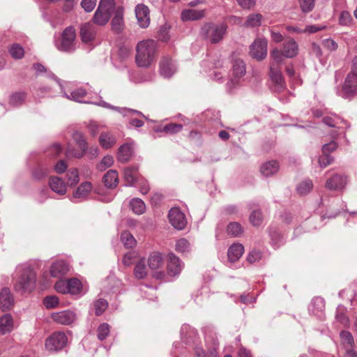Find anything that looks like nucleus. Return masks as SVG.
<instances>
[{
	"label": "nucleus",
	"instance_id": "nucleus-1",
	"mask_svg": "<svg viewBox=\"0 0 357 357\" xmlns=\"http://www.w3.org/2000/svg\"><path fill=\"white\" fill-rule=\"evenodd\" d=\"M17 279L14 284L15 291L21 293L31 292L36 283V274L30 266L20 265L16 268Z\"/></svg>",
	"mask_w": 357,
	"mask_h": 357
},
{
	"label": "nucleus",
	"instance_id": "nucleus-2",
	"mask_svg": "<svg viewBox=\"0 0 357 357\" xmlns=\"http://www.w3.org/2000/svg\"><path fill=\"white\" fill-rule=\"evenodd\" d=\"M157 43L151 39L144 40L137 43L135 56L136 63L139 67H148L155 60Z\"/></svg>",
	"mask_w": 357,
	"mask_h": 357
},
{
	"label": "nucleus",
	"instance_id": "nucleus-3",
	"mask_svg": "<svg viewBox=\"0 0 357 357\" xmlns=\"http://www.w3.org/2000/svg\"><path fill=\"white\" fill-rule=\"evenodd\" d=\"M227 25L225 23H206L201 29L200 34L213 44L220 43L227 33Z\"/></svg>",
	"mask_w": 357,
	"mask_h": 357
},
{
	"label": "nucleus",
	"instance_id": "nucleus-4",
	"mask_svg": "<svg viewBox=\"0 0 357 357\" xmlns=\"http://www.w3.org/2000/svg\"><path fill=\"white\" fill-rule=\"evenodd\" d=\"M76 31L73 26L66 28L61 33V38L56 42L58 50L63 52H71L76 47Z\"/></svg>",
	"mask_w": 357,
	"mask_h": 357
},
{
	"label": "nucleus",
	"instance_id": "nucleus-5",
	"mask_svg": "<svg viewBox=\"0 0 357 357\" xmlns=\"http://www.w3.org/2000/svg\"><path fill=\"white\" fill-rule=\"evenodd\" d=\"M113 10L114 6L112 0H101L93 17V24L105 25L108 22Z\"/></svg>",
	"mask_w": 357,
	"mask_h": 357
},
{
	"label": "nucleus",
	"instance_id": "nucleus-6",
	"mask_svg": "<svg viewBox=\"0 0 357 357\" xmlns=\"http://www.w3.org/2000/svg\"><path fill=\"white\" fill-rule=\"evenodd\" d=\"M357 95V74L350 72L343 83L340 96L345 99H350Z\"/></svg>",
	"mask_w": 357,
	"mask_h": 357
},
{
	"label": "nucleus",
	"instance_id": "nucleus-7",
	"mask_svg": "<svg viewBox=\"0 0 357 357\" xmlns=\"http://www.w3.org/2000/svg\"><path fill=\"white\" fill-rule=\"evenodd\" d=\"M68 343V337L63 332L53 333L45 341V347L49 351H57L64 348Z\"/></svg>",
	"mask_w": 357,
	"mask_h": 357
},
{
	"label": "nucleus",
	"instance_id": "nucleus-8",
	"mask_svg": "<svg viewBox=\"0 0 357 357\" xmlns=\"http://www.w3.org/2000/svg\"><path fill=\"white\" fill-rule=\"evenodd\" d=\"M73 139L79 147V150L75 151L70 149V147H68L66 151V155L67 157H75L79 158L83 156L84 153L88 149L87 142L82 133L78 131H75L73 134Z\"/></svg>",
	"mask_w": 357,
	"mask_h": 357
},
{
	"label": "nucleus",
	"instance_id": "nucleus-9",
	"mask_svg": "<svg viewBox=\"0 0 357 357\" xmlns=\"http://www.w3.org/2000/svg\"><path fill=\"white\" fill-rule=\"evenodd\" d=\"M268 41L265 38L256 39L250 47V56L257 59L262 60L267 55Z\"/></svg>",
	"mask_w": 357,
	"mask_h": 357
},
{
	"label": "nucleus",
	"instance_id": "nucleus-10",
	"mask_svg": "<svg viewBox=\"0 0 357 357\" xmlns=\"http://www.w3.org/2000/svg\"><path fill=\"white\" fill-rule=\"evenodd\" d=\"M50 317L54 322L66 326L72 324L77 319L75 312L70 310L52 312Z\"/></svg>",
	"mask_w": 357,
	"mask_h": 357
},
{
	"label": "nucleus",
	"instance_id": "nucleus-11",
	"mask_svg": "<svg viewBox=\"0 0 357 357\" xmlns=\"http://www.w3.org/2000/svg\"><path fill=\"white\" fill-rule=\"evenodd\" d=\"M347 184V176L340 174H333L326 180L325 187L332 191H340L345 188Z\"/></svg>",
	"mask_w": 357,
	"mask_h": 357
},
{
	"label": "nucleus",
	"instance_id": "nucleus-12",
	"mask_svg": "<svg viewBox=\"0 0 357 357\" xmlns=\"http://www.w3.org/2000/svg\"><path fill=\"white\" fill-rule=\"evenodd\" d=\"M168 218L171 225L176 229L181 230L186 226L185 215L178 208H171L169 211Z\"/></svg>",
	"mask_w": 357,
	"mask_h": 357
},
{
	"label": "nucleus",
	"instance_id": "nucleus-13",
	"mask_svg": "<svg viewBox=\"0 0 357 357\" xmlns=\"http://www.w3.org/2000/svg\"><path fill=\"white\" fill-rule=\"evenodd\" d=\"M177 71L176 62L169 56H163L160 62V74L165 78H169Z\"/></svg>",
	"mask_w": 357,
	"mask_h": 357
},
{
	"label": "nucleus",
	"instance_id": "nucleus-14",
	"mask_svg": "<svg viewBox=\"0 0 357 357\" xmlns=\"http://www.w3.org/2000/svg\"><path fill=\"white\" fill-rule=\"evenodd\" d=\"M183 266L184 264L177 256H176L172 252L169 253L167 264V273L169 275H178L181 273Z\"/></svg>",
	"mask_w": 357,
	"mask_h": 357
},
{
	"label": "nucleus",
	"instance_id": "nucleus-15",
	"mask_svg": "<svg viewBox=\"0 0 357 357\" xmlns=\"http://www.w3.org/2000/svg\"><path fill=\"white\" fill-rule=\"evenodd\" d=\"M97 33V28L92 22H86L81 25L80 38L84 43H89L93 41Z\"/></svg>",
	"mask_w": 357,
	"mask_h": 357
},
{
	"label": "nucleus",
	"instance_id": "nucleus-16",
	"mask_svg": "<svg viewBox=\"0 0 357 357\" xmlns=\"http://www.w3.org/2000/svg\"><path fill=\"white\" fill-rule=\"evenodd\" d=\"M135 16L139 26L142 29L147 28L150 24L149 9L144 4H138L135 7Z\"/></svg>",
	"mask_w": 357,
	"mask_h": 357
},
{
	"label": "nucleus",
	"instance_id": "nucleus-17",
	"mask_svg": "<svg viewBox=\"0 0 357 357\" xmlns=\"http://www.w3.org/2000/svg\"><path fill=\"white\" fill-rule=\"evenodd\" d=\"M270 77L274 83V90L275 91H281L286 87L283 75L280 68L270 67Z\"/></svg>",
	"mask_w": 357,
	"mask_h": 357
},
{
	"label": "nucleus",
	"instance_id": "nucleus-18",
	"mask_svg": "<svg viewBox=\"0 0 357 357\" xmlns=\"http://www.w3.org/2000/svg\"><path fill=\"white\" fill-rule=\"evenodd\" d=\"M286 58H294L298 52V45L293 38H287L283 44L281 50Z\"/></svg>",
	"mask_w": 357,
	"mask_h": 357
},
{
	"label": "nucleus",
	"instance_id": "nucleus-19",
	"mask_svg": "<svg viewBox=\"0 0 357 357\" xmlns=\"http://www.w3.org/2000/svg\"><path fill=\"white\" fill-rule=\"evenodd\" d=\"M14 304L13 296L8 287H3L0 291V307L3 311L9 310Z\"/></svg>",
	"mask_w": 357,
	"mask_h": 357
},
{
	"label": "nucleus",
	"instance_id": "nucleus-20",
	"mask_svg": "<svg viewBox=\"0 0 357 357\" xmlns=\"http://www.w3.org/2000/svg\"><path fill=\"white\" fill-rule=\"evenodd\" d=\"M54 81L59 85L61 92L63 93V97H65L69 100L76 101V102H83V99L86 95V91L85 89H84L82 88H79V89H77L75 90L71 91L70 93L68 94L66 91H63L62 85L58 79L55 78Z\"/></svg>",
	"mask_w": 357,
	"mask_h": 357
},
{
	"label": "nucleus",
	"instance_id": "nucleus-21",
	"mask_svg": "<svg viewBox=\"0 0 357 357\" xmlns=\"http://www.w3.org/2000/svg\"><path fill=\"white\" fill-rule=\"evenodd\" d=\"M112 29L116 33H121L124 29L123 10L122 8H118L112 20Z\"/></svg>",
	"mask_w": 357,
	"mask_h": 357
},
{
	"label": "nucleus",
	"instance_id": "nucleus-22",
	"mask_svg": "<svg viewBox=\"0 0 357 357\" xmlns=\"http://www.w3.org/2000/svg\"><path fill=\"white\" fill-rule=\"evenodd\" d=\"M50 275L54 278H60L68 271V265L65 261L58 260L50 267Z\"/></svg>",
	"mask_w": 357,
	"mask_h": 357
},
{
	"label": "nucleus",
	"instance_id": "nucleus-23",
	"mask_svg": "<svg viewBox=\"0 0 357 357\" xmlns=\"http://www.w3.org/2000/svg\"><path fill=\"white\" fill-rule=\"evenodd\" d=\"M49 185L51 190L58 195H63L66 193V184L58 176L50 177L49 179Z\"/></svg>",
	"mask_w": 357,
	"mask_h": 357
},
{
	"label": "nucleus",
	"instance_id": "nucleus-24",
	"mask_svg": "<svg viewBox=\"0 0 357 357\" xmlns=\"http://www.w3.org/2000/svg\"><path fill=\"white\" fill-rule=\"evenodd\" d=\"M139 176L137 165L126 167L123 171V178L126 181V186H132L137 181Z\"/></svg>",
	"mask_w": 357,
	"mask_h": 357
},
{
	"label": "nucleus",
	"instance_id": "nucleus-25",
	"mask_svg": "<svg viewBox=\"0 0 357 357\" xmlns=\"http://www.w3.org/2000/svg\"><path fill=\"white\" fill-rule=\"evenodd\" d=\"M102 182L107 188H115L119 183V175L117 171L109 169L102 177Z\"/></svg>",
	"mask_w": 357,
	"mask_h": 357
},
{
	"label": "nucleus",
	"instance_id": "nucleus-26",
	"mask_svg": "<svg viewBox=\"0 0 357 357\" xmlns=\"http://www.w3.org/2000/svg\"><path fill=\"white\" fill-rule=\"evenodd\" d=\"M280 168L279 163L277 160H271L264 162L260 168L261 174L264 176H271L276 174Z\"/></svg>",
	"mask_w": 357,
	"mask_h": 357
},
{
	"label": "nucleus",
	"instance_id": "nucleus-27",
	"mask_svg": "<svg viewBox=\"0 0 357 357\" xmlns=\"http://www.w3.org/2000/svg\"><path fill=\"white\" fill-rule=\"evenodd\" d=\"M244 252V247L240 243H234L231 245L227 252L228 259L231 262H235L239 259Z\"/></svg>",
	"mask_w": 357,
	"mask_h": 357
},
{
	"label": "nucleus",
	"instance_id": "nucleus-28",
	"mask_svg": "<svg viewBox=\"0 0 357 357\" xmlns=\"http://www.w3.org/2000/svg\"><path fill=\"white\" fill-rule=\"evenodd\" d=\"M204 15L203 10L187 9L182 11L181 17L183 21L197 20Z\"/></svg>",
	"mask_w": 357,
	"mask_h": 357
},
{
	"label": "nucleus",
	"instance_id": "nucleus-29",
	"mask_svg": "<svg viewBox=\"0 0 357 357\" xmlns=\"http://www.w3.org/2000/svg\"><path fill=\"white\" fill-rule=\"evenodd\" d=\"M13 320L10 314H6L0 318V333L5 335L12 331Z\"/></svg>",
	"mask_w": 357,
	"mask_h": 357
},
{
	"label": "nucleus",
	"instance_id": "nucleus-30",
	"mask_svg": "<svg viewBox=\"0 0 357 357\" xmlns=\"http://www.w3.org/2000/svg\"><path fill=\"white\" fill-rule=\"evenodd\" d=\"M133 150L132 145L124 144L120 146L118 153V160L121 162H128L132 157Z\"/></svg>",
	"mask_w": 357,
	"mask_h": 357
},
{
	"label": "nucleus",
	"instance_id": "nucleus-31",
	"mask_svg": "<svg viewBox=\"0 0 357 357\" xmlns=\"http://www.w3.org/2000/svg\"><path fill=\"white\" fill-rule=\"evenodd\" d=\"M263 18L264 17L261 14L252 13L247 17L243 26L246 28L259 27L261 24Z\"/></svg>",
	"mask_w": 357,
	"mask_h": 357
},
{
	"label": "nucleus",
	"instance_id": "nucleus-32",
	"mask_svg": "<svg viewBox=\"0 0 357 357\" xmlns=\"http://www.w3.org/2000/svg\"><path fill=\"white\" fill-rule=\"evenodd\" d=\"M92 190V185L90 182H83L74 192L73 198L84 199L86 197Z\"/></svg>",
	"mask_w": 357,
	"mask_h": 357
},
{
	"label": "nucleus",
	"instance_id": "nucleus-33",
	"mask_svg": "<svg viewBox=\"0 0 357 357\" xmlns=\"http://www.w3.org/2000/svg\"><path fill=\"white\" fill-rule=\"evenodd\" d=\"M322 121L324 124L331 128H340V126L343 124L346 125L348 128L349 127V125L344 119L337 116H325L323 118Z\"/></svg>",
	"mask_w": 357,
	"mask_h": 357
},
{
	"label": "nucleus",
	"instance_id": "nucleus-34",
	"mask_svg": "<svg viewBox=\"0 0 357 357\" xmlns=\"http://www.w3.org/2000/svg\"><path fill=\"white\" fill-rule=\"evenodd\" d=\"M99 142L103 149H108L114 145L116 138L109 132H102L99 137Z\"/></svg>",
	"mask_w": 357,
	"mask_h": 357
},
{
	"label": "nucleus",
	"instance_id": "nucleus-35",
	"mask_svg": "<svg viewBox=\"0 0 357 357\" xmlns=\"http://www.w3.org/2000/svg\"><path fill=\"white\" fill-rule=\"evenodd\" d=\"M147 262L149 267L151 269H158L162 266L163 263L162 257L159 252H153L150 255Z\"/></svg>",
	"mask_w": 357,
	"mask_h": 357
},
{
	"label": "nucleus",
	"instance_id": "nucleus-36",
	"mask_svg": "<svg viewBox=\"0 0 357 357\" xmlns=\"http://www.w3.org/2000/svg\"><path fill=\"white\" fill-rule=\"evenodd\" d=\"M341 344L344 349L353 348L354 340L352 334L347 331H342L340 333Z\"/></svg>",
	"mask_w": 357,
	"mask_h": 357
},
{
	"label": "nucleus",
	"instance_id": "nucleus-37",
	"mask_svg": "<svg viewBox=\"0 0 357 357\" xmlns=\"http://www.w3.org/2000/svg\"><path fill=\"white\" fill-rule=\"evenodd\" d=\"M134 275L137 278L143 279L147 275L145 259H141L135 265Z\"/></svg>",
	"mask_w": 357,
	"mask_h": 357
},
{
	"label": "nucleus",
	"instance_id": "nucleus-38",
	"mask_svg": "<svg viewBox=\"0 0 357 357\" xmlns=\"http://www.w3.org/2000/svg\"><path fill=\"white\" fill-rule=\"evenodd\" d=\"M233 73L235 78H240L246 73L245 64L241 59H236L233 63Z\"/></svg>",
	"mask_w": 357,
	"mask_h": 357
},
{
	"label": "nucleus",
	"instance_id": "nucleus-39",
	"mask_svg": "<svg viewBox=\"0 0 357 357\" xmlns=\"http://www.w3.org/2000/svg\"><path fill=\"white\" fill-rule=\"evenodd\" d=\"M132 211L137 215L143 214L146 211L144 202L139 198H134L130 202Z\"/></svg>",
	"mask_w": 357,
	"mask_h": 357
},
{
	"label": "nucleus",
	"instance_id": "nucleus-40",
	"mask_svg": "<svg viewBox=\"0 0 357 357\" xmlns=\"http://www.w3.org/2000/svg\"><path fill=\"white\" fill-rule=\"evenodd\" d=\"M312 181L310 179H305L298 183L296 187V191L300 195L304 196L312 190Z\"/></svg>",
	"mask_w": 357,
	"mask_h": 357
},
{
	"label": "nucleus",
	"instance_id": "nucleus-41",
	"mask_svg": "<svg viewBox=\"0 0 357 357\" xmlns=\"http://www.w3.org/2000/svg\"><path fill=\"white\" fill-rule=\"evenodd\" d=\"M271 242L275 248H278L283 243V237L277 228L269 229Z\"/></svg>",
	"mask_w": 357,
	"mask_h": 357
},
{
	"label": "nucleus",
	"instance_id": "nucleus-42",
	"mask_svg": "<svg viewBox=\"0 0 357 357\" xmlns=\"http://www.w3.org/2000/svg\"><path fill=\"white\" fill-rule=\"evenodd\" d=\"M68 287V294L72 295H77L80 293L82 290V283L77 278H71L67 280Z\"/></svg>",
	"mask_w": 357,
	"mask_h": 357
},
{
	"label": "nucleus",
	"instance_id": "nucleus-43",
	"mask_svg": "<svg viewBox=\"0 0 357 357\" xmlns=\"http://www.w3.org/2000/svg\"><path fill=\"white\" fill-rule=\"evenodd\" d=\"M271 57L273 61L270 64V67L274 66V68H279V65L283 63L284 57L285 56L281 50L275 49L271 52Z\"/></svg>",
	"mask_w": 357,
	"mask_h": 357
},
{
	"label": "nucleus",
	"instance_id": "nucleus-44",
	"mask_svg": "<svg viewBox=\"0 0 357 357\" xmlns=\"http://www.w3.org/2000/svg\"><path fill=\"white\" fill-rule=\"evenodd\" d=\"M183 126L179 123H167L162 129L156 130L157 132H165L167 134L174 135L181 131Z\"/></svg>",
	"mask_w": 357,
	"mask_h": 357
},
{
	"label": "nucleus",
	"instance_id": "nucleus-45",
	"mask_svg": "<svg viewBox=\"0 0 357 357\" xmlns=\"http://www.w3.org/2000/svg\"><path fill=\"white\" fill-rule=\"evenodd\" d=\"M121 239L124 246L128 248L135 247L137 243L134 236L127 231L121 233Z\"/></svg>",
	"mask_w": 357,
	"mask_h": 357
},
{
	"label": "nucleus",
	"instance_id": "nucleus-46",
	"mask_svg": "<svg viewBox=\"0 0 357 357\" xmlns=\"http://www.w3.org/2000/svg\"><path fill=\"white\" fill-rule=\"evenodd\" d=\"M25 98V93L17 92L10 96L9 103L13 107H18L23 104Z\"/></svg>",
	"mask_w": 357,
	"mask_h": 357
},
{
	"label": "nucleus",
	"instance_id": "nucleus-47",
	"mask_svg": "<svg viewBox=\"0 0 357 357\" xmlns=\"http://www.w3.org/2000/svg\"><path fill=\"white\" fill-rule=\"evenodd\" d=\"M227 233L228 235L237 237L243 233V228L238 222H230L227 225Z\"/></svg>",
	"mask_w": 357,
	"mask_h": 357
},
{
	"label": "nucleus",
	"instance_id": "nucleus-48",
	"mask_svg": "<svg viewBox=\"0 0 357 357\" xmlns=\"http://www.w3.org/2000/svg\"><path fill=\"white\" fill-rule=\"evenodd\" d=\"M110 333V326L107 323H102L99 325L97 329V337L99 340L103 341L107 338Z\"/></svg>",
	"mask_w": 357,
	"mask_h": 357
},
{
	"label": "nucleus",
	"instance_id": "nucleus-49",
	"mask_svg": "<svg viewBox=\"0 0 357 357\" xmlns=\"http://www.w3.org/2000/svg\"><path fill=\"white\" fill-rule=\"evenodd\" d=\"M9 53L11 56L15 59H22L24 55V48L18 44H13L10 49Z\"/></svg>",
	"mask_w": 357,
	"mask_h": 357
},
{
	"label": "nucleus",
	"instance_id": "nucleus-50",
	"mask_svg": "<svg viewBox=\"0 0 357 357\" xmlns=\"http://www.w3.org/2000/svg\"><path fill=\"white\" fill-rule=\"evenodd\" d=\"M66 176L68 178L67 183L70 186L76 185L79 181L78 170L76 168L69 169Z\"/></svg>",
	"mask_w": 357,
	"mask_h": 357
},
{
	"label": "nucleus",
	"instance_id": "nucleus-51",
	"mask_svg": "<svg viewBox=\"0 0 357 357\" xmlns=\"http://www.w3.org/2000/svg\"><path fill=\"white\" fill-rule=\"evenodd\" d=\"M190 250V243L185 238H181L176 243V250L181 253H187Z\"/></svg>",
	"mask_w": 357,
	"mask_h": 357
},
{
	"label": "nucleus",
	"instance_id": "nucleus-52",
	"mask_svg": "<svg viewBox=\"0 0 357 357\" xmlns=\"http://www.w3.org/2000/svg\"><path fill=\"white\" fill-rule=\"evenodd\" d=\"M108 303L106 300L100 298L94 303L95 314L97 316L101 315L107 309Z\"/></svg>",
	"mask_w": 357,
	"mask_h": 357
},
{
	"label": "nucleus",
	"instance_id": "nucleus-53",
	"mask_svg": "<svg viewBox=\"0 0 357 357\" xmlns=\"http://www.w3.org/2000/svg\"><path fill=\"white\" fill-rule=\"evenodd\" d=\"M48 173L49 170L47 168L43 167H37L33 170L32 175L35 179L41 180L46 177Z\"/></svg>",
	"mask_w": 357,
	"mask_h": 357
},
{
	"label": "nucleus",
	"instance_id": "nucleus-54",
	"mask_svg": "<svg viewBox=\"0 0 357 357\" xmlns=\"http://www.w3.org/2000/svg\"><path fill=\"white\" fill-rule=\"evenodd\" d=\"M59 298L56 296H46L43 299V304L47 309H52L59 305Z\"/></svg>",
	"mask_w": 357,
	"mask_h": 357
},
{
	"label": "nucleus",
	"instance_id": "nucleus-55",
	"mask_svg": "<svg viewBox=\"0 0 357 357\" xmlns=\"http://www.w3.org/2000/svg\"><path fill=\"white\" fill-rule=\"evenodd\" d=\"M250 221L253 226H259L262 222L261 212L259 210L253 211L250 215Z\"/></svg>",
	"mask_w": 357,
	"mask_h": 357
},
{
	"label": "nucleus",
	"instance_id": "nucleus-56",
	"mask_svg": "<svg viewBox=\"0 0 357 357\" xmlns=\"http://www.w3.org/2000/svg\"><path fill=\"white\" fill-rule=\"evenodd\" d=\"M352 22V17L351 14L347 11H342L340 17H339V23L342 26H349L351 24Z\"/></svg>",
	"mask_w": 357,
	"mask_h": 357
},
{
	"label": "nucleus",
	"instance_id": "nucleus-57",
	"mask_svg": "<svg viewBox=\"0 0 357 357\" xmlns=\"http://www.w3.org/2000/svg\"><path fill=\"white\" fill-rule=\"evenodd\" d=\"M169 27L167 25H164L160 27L158 39L162 42H167L169 39Z\"/></svg>",
	"mask_w": 357,
	"mask_h": 357
},
{
	"label": "nucleus",
	"instance_id": "nucleus-58",
	"mask_svg": "<svg viewBox=\"0 0 357 357\" xmlns=\"http://www.w3.org/2000/svg\"><path fill=\"white\" fill-rule=\"evenodd\" d=\"M333 161V158L327 153H324L319 157L318 162L321 167L324 168L331 165Z\"/></svg>",
	"mask_w": 357,
	"mask_h": 357
},
{
	"label": "nucleus",
	"instance_id": "nucleus-59",
	"mask_svg": "<svg viewBox=\"0 0 357 357\" xmlns=\"http://www.w3.org/2000/svg\"><path fill=\"white\" fill-rule=\"evenodd\" d=\"M56 291L61 294H68V287L67 280H59L54 285Z\"/></svg>",
	"mask_w": 357,
	"mask_h": 357
},
{
	"label": "nucleus",
	"instance_id": "nucleus-60",
	"mask_svg": "<svg viewBox=\"0 0 357 357\" xmlns=\"http://www.w3.org/2000/svg\"><path fill=\"white\" fill-rule=\"evenodd\" d=\"M315 0H299V3L301 10L304 13H308L311 11L314 6Z\"/></svg>",
	"mask_w": 357,
	"mask_h": 357
},
{
	"label": "nucleus",
	"instance_id": "nucleus-61",
	"mask_svg": "<svg viewBox=\"0 0 357 357\" xmlns=\"http://www.w3.org/2000/svg\"><path fill=\"white\" fill-rule=\"evenodd\" d=\"M114 163L113 157L111 155H105L101 160L100 163L98 165V169L100 170H104L106 168L111 167Z\"/></svg>",
	"mask_w": 357,
	"mask_h": 357
},
{
	"label": "nucleus",
	"instance_id": "nucleus-62",
	"mask_svg": "<svg viewBox=\"0 0 357 357\" xmlns=\"http://www.w3.org/2000/svg\"><path fill=\"white\" fill-rule=\"evenodd\" d=\"M322 45L328 51H335L337 49V43L331 38H327L322 41Z\"/></svg>",
	"mask_w": 357,
	"mask_h": 357
},
{
	"label": "nucleus",
	"instance_id": "nucleus-63",
	"mask_svg": "<svg viewBox=\"0 0 357 357\" xmlns=\"http://www.w3.org/2000/svg\"><path fill=\"white\" fill-rule=\"evenodd\" d=\"M96 2L97 0H82L81 6L86 12L89 13L94 9Z\"/></svg>",
	"mask_w": 357,
	"mask_h": 357
},
{
	"label": "nucleus",
	"instance_id": "nucleus-64",
	"mask_svg": "<svg viewBox=\"0 0 357 357\" xmlns=\"http://www.w3.org/2000/svg\"><path fill=\"white\" fill-rule=\"evenodd\" d=\"M261 258V253L259 251L257 250H252L251 251L248 257H247V261L250 263H255L256 261H258Z\"/></svg>",
	"mask_w": 357,
	"mask_h": 357
}]
</instances>
